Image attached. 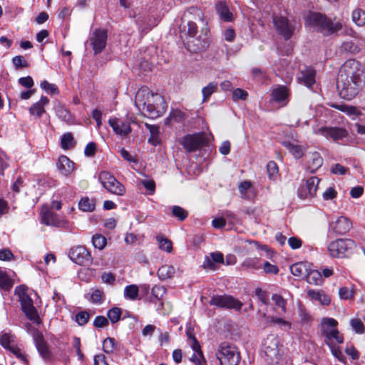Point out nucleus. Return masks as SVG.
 Here are the masks:
<instances>
[{"instance_id":"obj_1","label":"nucleus","mask_w":365,"mask_h":365,"mask_svg":"<svg viewBox=\"0 0 365 365\" xmlns=\"http://www.w3.org/2000/svg\"><path fill=\"white\" fill-rule=\"evenodd\" d=\"M362 73L359 61L350 59L344 63L336 81L337 88L341 98L350 101L359 93L361 88Z\"/></svg>"},{"instance_id":"obj_2","label":"nucleus","mask_w":365,"mask_h":365,"mask_svg":"<svg viewBox=\"0 0 365 365\" xmlns=\"http://www.w3.org/2000/svg\"><path fill=\"white\" fill-rule=\"evenodd\" d=\"M135 104L144 115L155 119L165 113L167 106L164 98L158 93H153L146 87L140 88L135 95Z\"/></svg>"},{"instance_id":"obj_3","label":"nucleus","mask_w":365,"mask_h":365,"mask_svg":"<svg viewBox=\"0 0 365 365\" xmlns=\"http://www.w3.org/2000/svg\"><path fill=\"white\" fill-rule=\"evenodd\" d=\"M28 289L24 285L17 286L14 293L18 297L21 310L26 317L34 324H40L41 321L36 307L34 306L32 299L27 293Z\"/></svg>"},{"instance_id":"obj_4","label":"nucleus","mask_w":365,"mask_h":365,"mask_svg":"<svg viewBox=\"0 0 365 365\" xmlns=\"http://www.w3.org/2000/svg\"><path fill=\"white\" fill-rule=\"evenodd\" d=\"M322 335L325 338L324 342L329 346L342 344L344 337L336 329L338 322L333 318H324L322 322Z\"/></svg>"},{"instance_id":"obj_5","label":"nucleus","mask_w":365,"mask_h":365,"mask_svg":"<svg viewBox=\"0 0 365 365\" xmlns=\"http://www.w3.org/2000/svg\"><path fill=\"white\" fill-rule=\"evenodd\" d=\"M216 357L221 365H237L240 361V354L237 348L227 342H222L219 345Z\"/></svg>"},{"instance_id":"obj_6","label":"nucleus","mask_w":365,"mask_h":365,"mask_svg":"<svg viewBox=\"0 0 365 365\" xmlns=\"http://www.w3.org/2000/svg\"><path fill=\"white\" fill-rule=\"evenodd\" d=\"M310 24L316 27L324 35H330L338 31L341 28L339 22H332L329 19L319 13H314L309 16Z\"/></svg>"},{"instance_id":"obj_7","label":"nucleus","mask_w":365,"mask_h":365,"mask_svg":"<svg viewBox=\"0 0 365 365\" xmlns=\"http://www.w3.org/2000/svg\"><path fill=\"white\" fill-rule=\"evenodd\" d=\"M356 248V243L351 239H338L332 241L328 246L330 255L333 257H347Z\"/></svg>"},{"instance_id":"obj_8","label":"nucleus","mask_w":365,"mask_h":365,"mask_svg":"<svg viewBox=\"0 0 365 365\" xmlns=\"http://www.w3.org/2000/svg\"><path fill=\"white\" fill-rule=\"evenodd\" d=\"M98 180L108 192L119 196L125 194V188L123 185L117 180L109 172H101L98 175Z\"/></svg>"},{"instance_id":"obj_9","label":"nucleus","mask_w":365,"mask_h":365,"mask_svg":"<svg viewBox=\"0 0 365 365\" xmlns=\"http://www.w3.org/2000/svg\"><path fill=\"white\" fill-rule=\"evenodd\" d=\"M41 222L47 226L61 227L66 230H68L70 228L68 221L65 219L60 218L58 215L54 213L51 208L46 205L43 206L41 208Z\"/></svg>"},{"instance_id":"obj_10","label":"nucleus","mask_w":365,"mask_h":365,"mask_svg":"<svg viewBox=\"0 0 365 365\" xmlns=\"http://www.w3.org/2000/svg\"><path fill=\"white\" fill-rule=\"evenodd\" d=\"M203 13L197 7H190L184 14V19L187 20V35L195 37L197 34V26L195 21H203Z\"/></svg>"},{"instance_id":"obj_11","label":"nucleus","mask_w":365,"mask_h":365,"mask_svg":"<svg viewBox=\"0 0 365 365\" xmlns=\"http://www.w3.org/2000/svg\"><path fill=\"white\" fill-rule=\"evenodd\" d=\"M265 360L269 364L277 363L279 359V339L274 335L268 336L264 341Z\"/></svg>"},{"instance_id":"obj_12","label":"nucleus","mask_w":365,"mask_h":365,"mask_svg":"<svg viewBox=\"0 0 365 365\" xmlns=\"http://www.w3.org/2000/svg\"><path fill=\"white\" fill-rule=\"evenodd\" d=\"M210 304L225 309L240 310L242 303L230 295H215L211 297Z\"/></svg>"},{"instance_id":"obj_13","label":"nucleus","mask_w":365,"mask_h":365,"mask_svg":"<svg viewBox=\"0 0 365 365\" xmlns=\"http://www.w3.org/2000/svg\"><path fill=\"white\" fill-rule=\"evenodd\" d=\"M69 257L73 262L81 266H88L93 261L90 252L83 246L71 248Z\"/></svg>"},{"instance_id":"obj_14","label":"nucleus","mask_w":365,"mask_h":365,"mask_svg":"<svg viewBox=\"0 0 365 365\" xmlns=\"http://www.w3.org/2000/svg\"><path fill=\"white\" fill-rule=\"evenodd\" d=\"M273 23L277 31L282 35L284 39H289L294 32V25L289 21L287 17L274 16Z\"/></svg>"},{"instance_id":"obj_15","label":"nucleus","mask_w":365,"mask_h":365,"mask_svg":"<svg viewBox=\"0 0 365 365\" xmlns=\"http://www.w3.org/2000/svg\"><path fill=\"white\" fill-rule=\"evenodd\" d=\"M90 42L94 53H100L106 46L107 31L105 29H96L90 38Z\"/></svg>"},{"instance_id":"obj_16","label":"nucleus","mask_w":365,"mask_h":365,"mask_svg":"<svg viewBox=\"0 0 365 365\" xmlns=\"http://www.w3.org/2000/svg\"><path fill=\"white\" fill-rule=\"evenodd\" d=\"M205 143V136L203 133L187 135L182 140V145L188 152L200 148Z\"/></svg>"},{"instance_id":"obj_17","label":"nucleus","mask_w":365,"mask_h":365,"mask_svg":"<svg viewBox=\"0 0 365 365\" xmlns=\"http://www.w3.org/2000/svg\"><path fill=\"white\" fill-rule=\"evenodd\" d=\"M320 179L317 177H311L302 185L298 190V196L302 199H305L309 197H314L318 189V185Z\"/></svg>"},{"instance_id":"obj_18","label":"nucleus","mask_w":365,"mask_h":365,"mask_svg":"<svg viewBox=\"0 0 365 365\" xmlns=\"http://www.w3.org/2000/svg\"><path fill=\"white\" fill-rule=\"evenodd\" d=\"M108 123L113 128V132L117 135L121 137L126 136L132 130L130 123L128 121H125L118 118H110L108 120Z\"/></svg>"},{"instance_id":"obj_19","label":"nucleus","mask_w":365,"mask_h":365,"mask_svg":"<svg viewBox=\"0 0 365 365\" xmlns=\"http://www.w3.org/2000/svg\"><path fill=\"white\" fill-rule=\"evenodd\" d=\"M319 133L327 138H331L334 140H338L346 138L348 135L347 131L342 128L338 127H322L318 130Z\"/></svg>"},{"instance_id":"obj_20","label":"nucleus","mask_w":365,"mask_h":365,"mask_svg":"<svg viewBox=\"0 0 365 365\" xmlns=\"http://www.w3.org/2000/svg\"><path fill=\"white\" fill-rule=\"evenodd\" d=\"M352 227V222L349 218L341 216L337 220L330 224V228L337 235H345Z\"/></svg>"},{"instance_id":"obj_21","label":"nucleus","mask_w":365,"mask_h":365,"mask_svg":"<svg viewBox=\"0 0 365 365\" xmlns=\"http://www.w3.org/2000/svg\"><path fill=\"white\" fill-rule=\"evenodd\" d=\"M34 339L36 349L41 357L44 360H50L51 359L52 354L49 350L46 342L43 339V335L41 333H38L34 336Z\"/></svg>"},{"instance_id":"obj_22","label":"nucleus","mask_w":365,"mask_h":365,"mask_svg":"<svg viewBox=\"0 0 365 365\" xmlns=\"http://www.w3.org/2000/svg\"><path fill=\"white\" fill-rule=\"evenodd\" d=\"M56 166L59 172L64 176L70 175L74 170V163L66 155L59 157Z\"/></svg>"},{"instance_id":"obj_23","label":"nucleus","mask_w":365,"mask_h":365,"mask_svg":"<svg viewBox=\"0 0 365 365\" xmlns=\"http://www.w3.org/2000/svg\"><path fill=\"white\" fill-rule=\"evenodd\" d=\"M49 100L46 96H41V99L29 108V113L36 118H40L46 113L45 106Z\"/></svg>"},{"instance_id":"obj_24","label":"nucleus","mask_w":365,"mask_h":365,"mask_svg":"<svg viewBox=\"0 0 365 365\" xmlns=\"http://www.w3.org/2000/svg\"><path fill=\"white\" fill-rule=\"evenodd\" d=\"M282 144L289 151V153L294 156V158L297 159L301 158L304 155V152L307 150V148L305 146L298 145L294 142L284 140L282 142Z\"/></svg>"},{"instance_id":"obj_25","label":"nucleus","mask_w":365,"mask_h":365,"mask_svg":"<svg viewBox=\"0 0 365 365\" xmlns=\"http://www.w3.org/2000/svg\"><path fill=\"white\" fill-rule=\"evenodd\" d=\"M315 71L311 67H305L301 71L299 80L307 87H311L315 83Z\"/></svg>"},{"instance_id":"obj_26","label":"nucleus","mask_w":365,"mask_h":365,"mask_svg":"<svg viewBox=\"0 0 365 365\" xmlns=\"http://www.w3.org/2000/svg\"><path fill=\"white\" fill-rule=\"evenodd\" d=\"M307 296L313 301L318 302L322 305H329L331 299L329 295L326 294L322 290L309 289Z\"/></svg>"},{"instance_id":"obj_27","label":"nucleus","mask_w":365,"mask_h":365,"mask_svg":"<svg viewBox=\"0 0 365 365\" xmlns=\"http://www.w3.org/2000/svg\"><path fill=\"white\" fill-rule=\"evenodd\" d=\"M323 164V158L318 152H314L310 156L307 163V170L312 173H315Z\"/></svg>"},{"instance_id":"obj_28","label":"nucleus","mask_w":365,"mask_h":365,"mask_svg":"<svg viewBox=\"0 0 365 365\" xmlns=\"http://www.w3.org/2000/svg\"><path fill=\"white\" fill-rule=\"evenodd\" d=\"M309 265L307 262H299L290 266L291 273L297 277H306Z\"/></svg>"},{"instance_id":"obj_29","label":"nucleus","mask_w":365,"mask_h":365,"mask_svg":"<svg viewBox=\"0 0 365 365\" xmlns=\"http://www.w3.org/2000/svg\"><path fill=\"white\" fill-rule=\"evenodd\" d=\"M217 13L219 14L220 18L225 21H232L233 19V15L230 11L227 6L223 1H219L215 5Z\"/></svg>"},{"instance_id":"obj_30","label":"nucleus","mask_w":365,"mask_h":365,"mask_svg":"<svg viewBox=\"0 0 365 365\" xmlns=\"http://www.w3.org/2000/svg\"><path fill=\"white\" fill-rule=\"evenodd\" d=\"M305 277L307 282L310 284L322 285L323 283L322 273L317 269H310L309 267V271H307V274Z\"/></svg>"},{"instance_id":"obj_31","label":"nucleus","mask_w":365,"mask_h":365,"mask_svg":"<svg viewBox=\"0 0 365 365\" xmlns=\"http://www.w3.org/2000/svg\"><path fill=\"white\" fill-rule=\"evenodd\" d=\"M272 96L274 101L286 103L288 97L287 90L284 86H279L273 89Z\"/></svg>"},{"instance_id":"obj_32","label":"nucleus","mask_w":365,"mask_h":365,"mask_svg":"<svg viewBox=\"0 0 365 365\" xmlns=\"http://www.w3.org/2000/svg\"><path fill=\"white\" fill-rule=\"evenodd\" d=\"M273 324H278L279 326L283 327L287 329H290L292 327V324L283 318L277 317L275 316L267 317V322L264 323V326L267 327Z\"/></svg>"},{"instance_id":"obj_33","label":"nucleus","mask_w":365,"mask_h":365,"mask_svg":"<svg viewBox=\"0 0 365 365\" xmlns=\"http://www.w3.org/2000/svg\"><path fill=\"white\" fill-rule=\"evenodd\" d=\"M175 273V269L173 265L163 264L158 270V275L162 280L171 278Z\"/></svg>"},{"instance_id":"obj_34","label":"nucleus","mask_w":365,"mask_h":365,"mask_svg":"<svg viewBox=\"0 0 365 365\" xmlns=\"http://www.w3.org/2000/svg\"><path fill=\"white\" fill-rule=\"evenodd\" d=\"M14 284L6 272L0 268V290L9 292Z\"/></svg>"},{"instance_id":"obj_35","label":"nucleus","mask_w":365,"mask_h":365,"mask_svg":"<svg viewBox=\"0 0 365 365\" xmlns=\"http://www.w3.org/2000/svg\"><path fill=\"white\" fill-rule=\"evenodd\" d=\"M156 240L158 242V247L160 250L166 252H171L173 250V242L168 238L165 237L163 235H158Z\"/></svg>"},{"instance_id":"obj_36","label":"nucleus","mask_w":365,"mask_h":365,"mask_svg":"<svg viewBox=\"0 0 365 365\" xmlns=\"http://www.w3.org/2000/svg\"><path fill=\"white\" fill-rule=\"evenodd\" d=\"M139 288L135 284L128 285L124 289V297L129 300H136L138 299Z\"/></svg>"},{"instance_id":"obj_37","label":"nucleus","mask_w":365,"mask_h":365,"mask_svg":"<svg viewBox=\"0 0 365 365\" xmlns=\"http://www.w3.org/2000/svg\"><path fill=\"white\" fill-rule=\"evenodd\" d=\"M166 292L164 287L160 285H155L151 289V298L150 301L155 303L157 301L162 299L163 297Z\"/></svg>"},{"instance_id":"obj_38","label":"nucleus","mask_w":365,"mask_h":365,"mask_svg":"<svg viewBox=\"0 0 365 365\" xmlns=\"http://www.w3.org/2000/svg\"><path fill=\"white\" fill-rule=\"evenodd\" d=\"M272 300L274 305L277 308L280 309L282 314H285L287 312V300L284 299L282 295L279 294H273L272 296Z\"/></svg>"},{"instance_id":"obj_39","label":"nucleus","mask_w":365,"mask_h":365,"mask_svg":"<svg viewBox=\"0 0 365 365\" xmlns=\"http://www.w3.org/2000/svg\"><path fill=\"white\" fill-rule=\"evenodd\" d=\"M74 145V138L71 133H66L62 135L61 139V146L63 150H68Z\"/></svg>"},{"instance_id":"obj_40","label":"nucleus","mask_w":365,"mask_h":365,"mask_svg":"<svg viewBox=\"0 0 365 365\" xmlns=\"http://www.w3.org/2000/svg\"><path fill=\"white\" fill-rule=\"evenodd\" d=\"M352 20L359 26L365 25V11L361 9H356L352 12Z\"/></svg>"},{"instance_id":"obj_41","label":"nucleus","mask_w":365,"mask_h":365,"mask_svg":"<svg viewBox=\"0 0 365 365\" xmlns=\"http://www.w3.org/2000/svg\"><path fill=\"white\" fill-rule=\"evenodd\" d=\"M341 49L351 54H356L360 52L361 46L352 41H345L341 45Z\"/></svg>"},{"instance_id":"obj_42","label":"nucleus","mask_w":365,"mask_h":365,"mask_svg":"<svg viewBox=\"0 0 365 365\" xmlns=\"http://www.w3.org/2000/svg\"><path fill=\"white\" fill-rule=\"evenodd\" d=\"M217 83L215 82H210L207 86L202 88V101H207L211 95L217 91Z\"/></svg>"},{"instance_id":"obj_43","label":"nucleus","mask_w":365,"mask_h":365,"mask_svg":"<svg viewBox=\"0 0 365 365\" xmlns=\"http://www.w3.org/2000/svg\"><path fill=\"white\" fill-rule=\"evenodd\" d=\"M56 115L58 117L61 119L62 120L66 122V123H71L73 120L72 115L68 110H67L66 108L59 106L56 108Z\"/></svg>"},{"instance_id":"obj_44","label":"nucleus","mask_w":365,"mask_h":365,"mask_svg":"<svg viewBox=\"0 0 365 365\" xmlns=\"http://www.w3.org/2000/svg\"><path fill=\"white\" fill-rule=\"evenodd\" d=\"M79 209L84 212H91L95 209L93 200L88 197L82 198L78 203Z\"/></svg>"},{"instance_id":"obj_45","label":"nucleus","mask_w":365,"mask_h":365,"mask_svg":"<svg viewBox=\"0 0 365 365\" xmlns=\"http://www.w3.org/2000/svg\"><path fill=\"white\" fill-rule=\"evenodd\" d=\"M172 215L180 221H184L188 216V212L182 207L174 205L171 208Z\"/></svg>"},{"instance_id":"obj_46","label":"nucleus","mask_w":365,"mask_h":365,"mask_svg":"<svg viewBox=\"0 0 365 365\" xmlns=\"http://www.w3.org/2000/svg\"><path fill=\"white\" fill-rule=\"evenodd\" d=\"M92 243L95 248L101 250L106 245V239L100 234H96L92 237Z\"/></svg>"},{"instance_id":"obj_47","label":"nucleus","mask_w":365,"mask_h":365,"mask_svg":"<svg viewBox=\"0 0 365 365\" xmlns=\"http://www.w3.org/2000/svg\"><path fill=\"white\" fill-rule=\"evenodd\" d=\"M121 314L122 312L120 308L113 307L108 310L107 315L110 322L115 324L120 320Z\"/></svg>"},{"instance_id":"obj_48","label":"nucleus","mask_w":365,"mask_h":365,"mask_svg":"<svg viewBox=\"0 0 365 365\" xmlns=\"http://www.w3.org/2000/svg\"><path fill=\"white\" fill-rule=\"evenodd\" d=\"M115 349V340L113 338L108 337L103 342V350L107 354H111Z\"/></svg>"},{"instance_id":"obj_49","label":"nucleus","mask_w":365,"mask_h":365,"mask_svg":"<svg viewBox=\"0 0 365 365\" xmlns=\"http://www.w3.org/2000/svg\"><path fill=\"white\" fill-rule=\"evenodd\" d=\"M186 118V115L184 112L179 109L173 110L170 115L168 120H173L177 123H180L183 121Z\"/></svg>"},{"instance_id":"obj_50","label":"nucleus","mask_w":365,"mask_h":365,"mask_svg":"<svg viewBox=\"0 0 365 365\" xmlns=\"http://www.w3.org/2000/svg\"><path fill=\"white\" fill-rule=\"evenodd\" d=\"M252 186L251 181L245 180L240 183L238 186L239 192L241 195V197L243 199H248L247 190H250Z\"/></svg>"},{"instance_id":"obj_51","label":"nucleus","mask_w":365,"mask_h":365,"mask_svg":"<svg viewBox=\"0 0 365 365\" xmlns=\"http://www.w3.org/2000/svg\"><path fill=\"white\" fill-rule=\"evenodd\" d=\"M89 318V313L86 311H82L76 314L75 320L78 325L83 326L88 323Z\"/></svg>"},{"instance_id":"obj_52","label":"nucleus","mask_w":365,"mask_h":365,"mask_svg":"<svg viewBox=\"0 0 365 365\" xmlns=\"http://www.w3.org/2000/svg\"><path fill=\"white\" fill-rule=\"evenodd\" d=\"M242 266L248 269H258L261 267L259 260L257 258L246 259L242 264Z\"/></svg>"},{"instance_id":"obj_53","label":"nucleus","mask_w":365,"mask_h":365,"mask_svg":"<svg viewBox=\"0 0 365 365\" xmlns=\"http://www.w3.org/2000/svg\"><path fill=\"white\" fill-rule=\"evenodd\" d=\"M41 88L48 93H58V87L55 84L48 83L47 81H43L41 83Z\"/></svg>"},{"instance_id":"obj_54","label":"nucleus","mask_w":365,"mask_h":365,"mask_svg":"<svg viewBox=\"0 0 365 365\" xmlns=\"http://www.w3.org/2000/svg\"><path fill=\"white\" fill-rule=\"evenodd\" d=\"M223 216L232 225L240 223V217L230 210H226L223 212Z\"/></svg>"},{"instance_id":"obj_55","label":"nucleus","mask_w":365,"mask_h":365,"mask_svg":"<svg viewBox=\"0 0 365 365\" xmlns=\"http://www.w3.org/2000/svg\"><path fill=\"white\" fill-rule=\"evenodd\" d=\"M12 336L7 333H3L0 335V344L6 349H10L12 346L11 342L13 341Z\"/></svg>"},{"instance_id":"obj_56","label":"nucleus","mask_w":365,"mask_h":365,"mask_svg":"<svg viewBox=\"0 0 365 365\" xmlns=\"http://www.w3.org/2000/svg\"><path fill=\"white\" fill-rule=\"evenodd\" d=\"M352 329L358 334H362L364 331V325L359 319H353L350 322Z\"/></svg>"},{"instance_id":"obj_57","label":"nucleus","mask_w":365,"mask_h":365,"mask_svg":"<svg viewBox=\"0 0 365 365\" xmlns=\"http://www.w3.org/2000/svg\"><path fill=\"white\" fill-rule=\"evenodd\" d=\"M18 82L21 86L29 89H31L34 85V80L30 76L20 78Z\"/></svg>"},{"instance_id":"obj_58","label":"nucleus","mask_w":365,"mask_h":365,"mask_svg":"<svg viewBox=\"0 0 365 365\" xmlns=\"http://www.w3.org/2000/svg\"><path fill=\"white\" fill-rule=\"evenodd\" d=\"M12 62L16 68L28 67V63L22 56H16L13 58Z\"/></svg>"},{"instance_id":"obj_59","label":"nucleus","mask_w":365,"mask_h":365,"mask_svg":"<svg viewBox=\"0 0 365 365\" xmlns=\"http://www.w3.org/2000/svg\"><path fill=\"white\" fill-rule=\"evenodd\" d=\"M289 246L292 250H297L302 247V241L297 237H291L287 240Z\"/></svg>"},{"instance_id":"obj_60","label":"nucleus","mask_w":365,"mask_h":365,"mask_svg":"<svg viewBox=\"0 0 365 365\" xmlns=\"http://www.w3.org/2000/svg\"><path fill=\"white\" fill-rule=\"evenodd\" d=\"M267 170L269 177L272 178L277 174L278 166L275 162L269 161L267 165Z\"/></svg>"},{"instance_id":"obj_61","label":"nucleus","mask_w":365,"mask_h":365,"mask_svg":"<svg viewBox=\"0 0 365 365\" xmlns=\"http://www.w3.org/2000/svg\"><path fill=\"white\" fill-rule=\"evenodd\" d=\"M103 292L100 289L94 290L91 295V299L93 303L100 304L103 302Z\"/></svg>"},{"instance_id":"obj_62","label":"nucleus","mask_w":365,"mask_h":365,"mask_svg":"<svg viewBox=\"0 0 365 365\" xmlns=\"http://www.w3.org/2000/svg\"><path fill=\"white\" fill-rule=\"evenodd\" d=\"M108 325V320L103 316H97L93 322V326L96 328H103Z\"/></svg>"},{"instance_id":"obj_63","label":"nucleus","mask_w":365,"mask_h":365,"mask_svg":"<svg viewBox=\"0 0 365 365\" xmlns=\"http://www.w3.org/2000/svg\"><path fill=\"white\" fill-rule=\"evenodd\" d=\"M339 294L341 299H349L353 297L354 292L348 287H344L339 289Z\"/></svg>"},{"instance_id":"obj_64","label":"nucleus","mask_w":365,"mask_h":365,"mask_svg":"<svg viewBox=\"0 0 365 365\" xmlns=\"http://www.w3.org/2000/svg\"><path fill=\"white\" fill-rule=\"evenodd\" d=\"M191 361L195 364V365H205L206 364L202 352L194 354L191 357Z\"/></svg>"}]
</instances>
